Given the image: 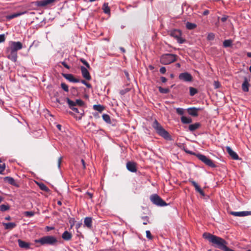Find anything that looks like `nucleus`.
Segmentation results:
<instances>
[{"label": "nucleus", "instance_id": "1", "mask_svg": "<svg viewBox=\"0 0 251 251\" xmlns=\"http://www.w3.org/2000/svg\"><path fill=\"white\" fill-rule=\"evenodd\" d=\"M203 237L208 240L212 245L224 251H234L226 247L227 243L223 238L209 233H204Z\"/></svg>", "mask_w": 251, "mask_h": 251}, {"label": "nucleus", "instance_id": "2", "mask_svg": "<svg viewBox=\"0 0 251 251\" xmlns=\"http://www.w3.org/2000/svg\"><path fill=\"white\" fill-rule=\"evenodd\" d=\"M152 127L156 130V132L160 136H162L165 139H170L169 133L165 130L161 125L156 121L155 120L152 124Z\"/></svg>", "mask_w": 251, "mask_h": 251}, {"label": "nucleus", "instance_id": "3", "mask_svg": "<svg viewBox=\"0 0 251 251\" xmlns=\"http://www.w3.org/2000/svg\"><path fill=\"white\" fill-rule=\"evenodd\" d=\"M176 60V55L173 54H166L163 55L160 58V62L162 64L168 65Z\"/></svg>", "mask_w": 251, "mask_h": 251}, {"label": "nucleus", "instance_id": "4", "mask_svg": "<svg viewBox=\"0 0 251 251\" xmlns=\"http://www.w3.org/2000/svg\"><path fill=\"white\" fill-rule=\"evenodd\" d=\"M37 242L42 245H54L57 242V239L52 236H46L39 239Z\"/></svg>", "mask_w": 251, "mask_h": 251}, {"label": "nucleus", "instance_id": "5", "mask_svg": "<svg viewBox=\"0 0 251 251\" xmlns=\"http://www.w3.org/2000/svg\"><path fill=\"white\" fill-rule=\"evenodd\" d=\"M151 201L154 204L160 206H166L167 204L159 196H158L157 194H153L151 196L150 198Z\"/></svg>", "mask_w": 251, "mask_h": 251}, {"label": "nucleus", "instance_id": "6", "mask_svg": "<svg viewBox=\"0 0 251 251\" xmlns=\"http://www.w3.org/2000/svg\"><path fill=\"white\" fill-rule=\"evenodd\" d=\"M197 156L199 160L205 163L206 165L211 168L216 167V165L213 163V162L206 156L201 154H198Z\"/></svg>", "mask_w": 251, "mask_h": 251}, {"label": "nucleus", "instance_id": "7", "mask_svg": "<svg viewBox=\"0 0 251 251\" xmlns=\"http://www.w3.org/2000/svg\"><path fill=\"white\" fill-rule=\"evenodd\" d=\"M67 102L69 105V107L70 109H71L73 111L75 112V113H78L80 115V117L79 118V119H81L82 116L84 114V111L82 109H80V110H79V109L76 107L75 106V103H74V101L71 100L69 98L66 99Z\"/></svg>", "mask_w": 251, "mask_h": 251}, {"label": "nucleus", "instance_id": "8", "mask_svg": "<svg viewBox=\"0 0 251 251\" xmlns=\"http://www.w3.org/2000/svg\"><path fill=\"white\" fill-rule=\"evenodd\" d=\"M170 35L176 38L178 43L182 44L185 42V40L180 37L181 32L179 30L174 29L170 31Z\"/></svg>", "mask_w": 251, "mask_h": 251}, {"label": "nucleus", "instance_id": "9", "mask_svg": "<svg viewBox=\"0 0 251 251\" xmlns=\"http://www.w3.org/2000/svg\"><path fill=\"white\" fill-rule=\"evenodd\" d=\"M6 53L7 54V57L12 61L14 62H15L17 61V52L11 49L9 47H7L6 50Z\"/></svg>", "mask_w": 251, "mask_h": 251}, {"label": "nucleus", "instance_id": "10", "mask_svg": "<svg viewBox=\"0 0 251 251\" xmlns=\"http://www.w3.org/2000/svg\"><path fill=\"white\" fill-rule=\"evenodd\" d=\"M8 47L17 52L18 50L22 49L23 45L20 42L11 41Z\"/></svg>", "mask_w": 251, "mask_h": 251}, {"label": "nucleus", "instance_id": "11", "mask_svg": "<svg viewBox=\"0 0 251 251\" xmlns=\"http://www.w3.org/2000/svg\"><path fill=\"white\" fill-rule=\"evenodd\" d=\"M178 78L180 80L186 82H191L193 79L192 75L187 72L180 74L178 76Z\"/></svg>", "mask_w": 251, "mask_h": 251}, {"label": "nucleus", "instance_id": "12", "mask_svg": "<svg viewBox=\"0 0 251 251\" xmlns=\"http://www.w3.org/2000/svg\"><path fill=\"white\" fill-rule=\"evenodd\" d=\"M55 0H41L35 1V5L39 7H44L53 3Z\"/></svg>", "mask_w": 251, "mask_h": 251}, {"label": "nucleus", "instance_id": "13", "mask_svg": "<svg viewBox=\"0 0 251 251\" xmlns=\"http://www.w3.org/2000/svg\"><path fill=\"white\" fill-rule=\"evenodd\" d=\"M201 108L193 107L188 108L187 110L189 115L194 117H197L198 115V112L201 110Z\"/></svg>", "mask_w": 251, "mask_h": 251}, {"label": "nucleus", "instance_id": "14", "mask_svg": "<svg viewBox=\"0 0 251 251\" xmlns=\"http://www.w3.org/2000/svg\"><path fill=\"white\" fill-rule=\"evenodd\" d=\"M230 214L232 215L238 217H245L248 215H251V211H240V212H234L231 211Z\"/></svg>", "mask_w": 251, "mask_h": 251}, {"label": "nucleus", "instance_id": "15", "mask_svg": "<svg viewBox=\"0 0 251 251\" xmlns=\"http://www.w3.org/2000/svg\"><path fill=\"white\" fill-rule=\"evenodd\" d=\"M226 151L228 152V153L230 155V156L234 160H238L239 159L238 155L237 153L234 152L230 147H226Z\"/></svg>", "mask_w": 251, "mask_h": 251}, {"label": "nucleus", "instance_id": "16", "mask_svg": "<svg viewBox=\"0 0 251 251\" xmlns=\"http://www.w3.org/2000/svg\"><path fill=\"white\" fill-rule=\"evenodd\" d=\"M80 69L83 77L87 80H90L91 79V76L87 68L83 66H81Z\"/></svg>", "mask_w": 251, "mask_h": 251}, {"label": "nucleus", "instance_id": "17", "mask_svg": "<svg viewBox=\"0 0 251 251\" xmlns=\"http://www.w3.org/2000/svg\"><path fill=\"white\" fill-rule=\"evenodd\" d=\"M64 77L69 80L70 82H75L77 83L79 82V80L78 79H76L74 77V75L72 74H65L63 75Z\"/></svg>", "mask_w": 251, "mask_h": 251}, {"label": "nucleus", "instance_id": "18", "mask_svg": "<svg viewBox=\"0 0 251 251\" xmlns=\"http://www.w3.org/2000/svg\"><path fill=\"white\" fill-rule=\"evenodd\" d=\"M126 168L128 171L131 172H135L136 171V165L134 162H127L126 163Z\"/></svg>", "mask_w": 251, "mask_h": 251}, {"label": "nucleus", "instance_id": "19", "mask_svg": "<svg viewBox=\"0 0 251 251\" xmlns=\"http://www.w3.org/2000/svg\"><path fill=\"white\" fill-rule=\"evenodd\" d=\"M249 83L247 77L244 78V81L242 85V88L243 91L247 92L249 91Z\"/></svg>", "mask_w": 251, "mask_h": 251}, {"label": "nucleus", "instance_id": "20", "mask_svg": "<svg viewBox=\"0 0 251 251\" xmlns=\"http://www.w3.org/2000/svg\"><path fill=\"white\" fill-rule=\"evenodd\" d=\"M190 182L195 187L196 190L198 192H199L202 196H204V193L203 191L201 189L199 185L195 181L193 180H190Z\"/></svg>", "mask_w": 251, "mask_h": 251}, {"label": "nucleus", "instance_id": "21", "mask_svg": "<svg viewBox=\"0 0 251 251\" xmlns=\"http://www.w3.org/2000/svg\"><path fill=\"white\" fill-rule=\"evenodd\" d=\"M92 219L90 217H86L84 219V226L88 228H90L92 227Z\"/></svg>", "mask_w": 251, "mask_h": 251}, {"label": "nucleus", "instance_id": "22", "mask_svg": "<svg viewBox=\"0 0 251 251\" xmlns=\"http://www.w3.org/2000/svg\"><path fill=\"white\" fill-rule=\"evenodd\" d=\"M18 242L19 244V246L20 248L26 249H28L29 248V244H28V243H26L20 239L18 240Z\"/></svg>", "mask_w": 251, "mask_h": 251}, {"label": "nucleus", "instance_id": "23", "mask_svg": "<svg viewBox=\"0 0 251 251\" xmlns=\"http://www.w3.org/2000/svg\"><path fill=\"white\" fill-rule=\"evenodd\" d=\"M26 12H27L26 11H23V12H17V13H16L12 14H10V15H8L7 16V18L9 19H13V18H16L17 17H18L19 16L24 15V14L26 13Z\"/></svg>", "mask_w": 251, "mask_h": 251}, {"label": "nucleus", "instance_id": "24", "mask_svg": "<svg viewBox=\"0 0 251 251\" xmlns=\"http://www.w3.org/2000/svg\"><path fill=\"white\" fill-rule=\"evenodd\" d=\"M72 235L71 233L65 231L62 235V238L66 241L70 240L72 238Z\"/></svg>", "mask_w": 251, "mask_h": 251}, {"label": "nucleus", "instance_id": "25", "mask_svg": "<svg viewBox=\"0 0 251 251\" xmlns=\"http://www.w3.org/2000/svg\"><path fill=\"white\" fill-rule=\"evenodd\" d=\"M3 180L4 181L8 182V183L15 186L16 183L13 178L10 176H6L4 177Z\"/></svg>", "mask_w": 251, "mask_h": 251}, {"label": "nucleus", "instance_id": "26", "mask_svg": "<svg viewBox=\"0 0 251 251\" xmlns=\"http://www.w3.org/2000/svg\"><path fill=\"white\" fill-rule=\"evenodd\" d=\"M3 225L6 229H12L16 226V224L15 223H3Z\"/></svg>", "mask_w": 251, "mask_h": 251}, {"label": "nucleus", "instance_id": "27", "mask_svg": "<svg viewBox=\"0 0 251 251\" xmlns=\"http://www.w3.org/2000/svg\"><path fill=\"white\" fill-rule=\"evenodd\" d=\"M200 126V124L198 123H196L194 124L189 125V129L191 131H195V130L197 129L198 128H199Z\"/></svg>", "mask_w": 251, "mask_h": 251}, {"label": "nucleus", "instance_id": "28", "mask_svg": "<svg viewBox=\"0 0 251 251\" xmlns=\"http://www.w3.org/2000/svg\"><path fill=\"white\" fill-rule=\"evenodd\" d=\"M181 121L183 124H190L192 122V120L191 118L182 116L181 117Z\"/></svg>", "mask_w": 251, "mask_h": 251}, {"label": "nucleus", "instance_id": "29", "mask_svg": "<svg viewBox=\"0 0 251 251\" xmlns=\"http://www.w3.org/2000/svg\"><path fill=\"white\" fill-rule=\"evenodd\" d=\"M74 103H75V106L82 107L84 105V102L83 100L80 99H77L75 101H74Z\"/></svg>", "mask_w": 251, "mask_h": 251}, {"label": "nucleus", "instance_id": "30", "mask_svg": "<svg viewBox=\"0 0 251 251\" xmlns=\"http://www.w3.org/2000/svg\"><path fill=\"white\" fill-rule=\"evenodd\" d=\"M38 185L39 186V188L41 190L44 191L45 192H49V189L48 188V187L44 184L43 183H38Z\"/></svg>", "mask_w": 251, "mask_h": 251}, {"label": "nucleus", "instance_id": "31", "mask_svg": "<svg viewBox=\"0 0 251 251\" xmlns=\"http://www.w3.org/2000/svg\"><path fill=\"white\" fill-rule=\"evenodd\" d=\"M232 41L231 40H226L223 42V46L225 48H227L231 46Z\"/></svg>", "mask_w": 251, "mask_h": 251}, {"label": "nucleus", "instance_id": "32", "mask_svg": "<svg viewBox=\"0 0 251 251\" xmlns=\"http://www.w3.org/2000/svg\"><path fill=\"white\" fill-rule=\"evenodd\" d=\"M93 109L95 110H97L100 112H101L104 110V107L103 106L101 105H94Z\"/></svg>", "mask_w": 251, "mask_h": 251}, {"label": "nucleus", "instance_id": "33", "mask_svg": "<svg viewBox=\"0 0 251 251\" xmlns=\"http://www.w3.org/2000/svg\"><path fill=\"white\" fill-rule=\"evenodd\" d=\"M186 26L188 29H193L196 27V25L195 24L187 22Z\"/></svg>", "mask_w": 251, "mask_h": 251}, {"label": "nucleus", "instance_id": "34", "mask_svg": "<svg viewBox=\"0 0 251 251\" xmlns=\"http://www.w3.org/2000/svg\"><path fill=\"white\" fill-rule=\"evenodd\" d=\"M102 118H103V120L105 122H106V123H110L111 120H110V116L106 114H103L102 115Z\"/></svg>", "mask_w": 251, "mask_h": 251}, {"label": "nucleus", "instance_id": "35", "mask_svg": "<svg viewBox=\"0 0 251 251\" xmlns=\"http://www.w3.org/2000/svg\"><path fill=\"white\" fill-rule=\"evenodd\" d=\"M190 90V95L191 96H194L195 94H196L198 93V90L193 87H190L189 88Z\"/></svg>", "mask_w": 251, "mask_h": 251}, {"label": "nucleus", "instance_id": "36", "mask_svg": "<svg viewBox=\"0 0 251 251\" xmlns=\"http://www.w3.org/2000/svg\"><path fill=\"white\" fill-rule=\"evenodd\" d=\"M103 11L106 14H108L110 13V8L108 6L107 3H104L103 5Z\"/></svg>", "mask_w": 251, "mask_h": 251}, {"label": "nucleus", "instance_id": "37", "mask_svg": "<svg viewBox=\"0 0 251 251\" xmlns=\"http://www.w3.org/2000/svg\"><path fill=\"white\" fill-rule=\"evenodd\" d=\"M159 91L162 94H167L169 92L170 90L168 88H164L160 87L159 88Z\"/></svg>", "mask_w": 251, "mask_h": 251}, {"label": "nucleus", "instance_id": "38", "mask_svg": "<svg viewBox=\"0 0 251 251\" xmlns=\"http://www.w3.org/2000/svg\"><path fill=\"white\" fill-rule=\"evenodd\" d=\"M9 207L8 205L2 204L0 205V210L1 211H5L9 209Z\"/></svg>", "mask_w": 251, "mask_h": 251}, {"label": "nucleus", "instance_id": "39", "mask_svg": "<svg viewBox=\"0 0 251 251\" xmlns=\"http://www.w3.org/2000/svg\"><path fill=\"white\" fill-rule=\"evenodd\" d=\"M34 212L33 211H25L24 214L25 216L28 217H31L34 215Z\"/></svg>", "mask_w": 251, "mask_h": 251}, {"label": "nucleus", "instance_id": "40", "mask_svg": "<svg viewBox=\"0 0 251 251\" xmlns=\"http://www.w3.org/2000/svg\"><path fill=\"white\" fill-rule=\"evenodd\" d=\"M61 88L65 91V92H68L69 91V88L67 84H66L64 83H62L61 84Z\"/></svg>", "mask_w": 251, "mask_h": 251}, {"label": "nucleus", "instance_id": "41", "mask_svg": "<svg viewBox=\"0 0 251 251\" xmlns=\"http://www.w3.org/2000/svg\"><path fill=\"white\" fill-rule=\"evenodd\" d=\"M176 112L179 115H183L184 112V110L183 108H177L176 109Z\"/></svg>", "mask_w": 251, "mask_h": 251}, {"label": "nucleus", "instance_id": "42", "mask_svg": "<svg viewBox=\"0 0 251 251\" xmlns=\"http://www.w3.org/2000/svg\"><path fill=\"white\" fill-rule=\"evenodd\" d=\"M215 35L213 33H209L207 36V40H213L214 39Z\"/></svg>", "mask_w": 251, "mask_h": 251}, {"label": "nucleus", "instance_id": "43", "mask_svg": "<svg viewBox=\"0 0 251 251\" xmlns=\"http://www.w3.org/2000/svg\"><path fill=\"white\" fill-rule=\"evenodd\" d=\"M146 233L147 237L149 239L151 240L152 239V237L151 232L149 230H147Z\"/></svg>", "mask_w": 251, "mask_h": 251}, {"label": "nucleus", "instance_id": "44", "mask_svg": "<svg viewBox=\"0 0 251 251\" xmlns=\"http://www.w3.org/2000/svg\"><path fill=\"white\" fill-rule=\"evenodd\" d=\"M5 164H0V174H2V172L5 170Z\"/></svg>", "mask_w": 251, "mask_h": 251}, {"label": "nucleus", "instance_id": "45", "mask_svg": "<svg viewBox=\"0 0 251 251\" xmlns=\"http://www.w3.org/2000/svg\"><path fill=\"white\" fill-rule=\"evenodd\" d=\"M81 82L84 84L85 85H86L87 86V87L88 88H91V85L90 84V83H87L85 80H81Z\"/></svg>", "mask_w": 251, "mask_h": 251}, {"label": "nucleus", "instance_id": "46", "mask_svg": "<svg viewBox=\"0 0 251 251\" xmlns=\"http://www.w3.org/2000/svg\"><path fill=\"white\" fill-rule=\"evenodd\" d=\"M5 40V35L4 34H0V43L3 42Z\"/></svg>", "mask_w": 251, "mask_h": 251}, {"label": "nucleus", "instance_id": "47", "mask_svg": "<svg viewBox=\"0 0 251 251\" xmlns=\"http://www.w3.org/2000/svg\"><path fill=\"white\" fill-rule=\"evenodd\" d=\"M214 86L215 88L217 89L220 87V84L218 81H214Z\"/></svg>", "mask_w": 251, "mask_h": 251}, {"label": "nucleus", "instance_id": "48", "mask_svg": "<svg viewBox=\"0 0 251 251\" xmlns=\"http://www.w3.org/2000/svg\"><path fill=\"white\" fill-rule=\"evenodd\" d=\"M166 71V69L165 67H162L160 68V72L161 74H165Z\"/></svg>", "mask_w": 251, "mask_h": 251}, {"label": "nucleus", "instance_id": "49", "mask_svg": "<svg viewBox=\"0 0 251 251\" xmlns=\"http://www.w3.org/2000/svg\"><path fill=\"white\" fill-rule=\"evenodd\" d=\"M143 219L144 220V222H143L144 225H147L148 223L149 222L148 221V217L147 216H145L143 217Z\"/></svg>", "mask_w": 251, "mask_h": 251}, {"label": "nucleus", "instance_id": "50", "mask_svg": "<svg viewBox=\"0 0 251 251\" xmlns=\"http://www.w3.org/2000/svg\"><path fill=\"white\" fill-rule=\"evenodd\" d=\"M228 18V16H223L221 19V20L222 22H225L226 21V20Z\"/></svg>", "mask_w": 251, "mask_h": 251}, {"label": "nucleus", "instance_id": "51", "mask_svg": "<svg viewBox=\"0 0 251 251\" xmlns=\"http://www.w3.org/2000/svg\"><path fill=\"white\" fill-rule=\"evenodd\" d=\"M62 65L65 67L66 69H69L70 67L66 64V63L64 61L61 62Z\"/></svg>", "mask_w": 251, "mask_h": 251}, {"label": "nucleus", "instance_id": "52", "mask_svg": "<svg viewBox=\"0 0 251 251\" xmlns=\"http://www.w3.org/2000/svg\"><path fill=\"white\" fill-rule=\"evenodd\" d=\"M81 163H82V166H83V168L84 169H85L86 168V164H85L84 160L83 159H82L81 160Z\"/></svg>", "mask_w": 251, "mask_h": 251}, {"label": "nucleus", "instance_id": "53", "mask_svg": "<svg viewBox=\"0 0 251 251\" xmlns=\"http://www.w3.org/2000/svg\"><path fill=\"white\" fill-rule=\"evenodd\" d=\"M61 161H62V157H60L58 159V168L60 167V165H61Z\"/></svg>", "mask_w": 251, "mask_h": 251}, {"label": "nucleus", "instance_id": "54", "mask_svg": "<svg viewBox=\"0 0 251 251\" xmlns=\"http://www.w3.org/2000/svg\"><path fill=\"white\" fill-rule=\"evenodd\" d=\"M160 79L163 83H165L167 80V79L164 76H161Z\"/></svg>", "mask_w": 251, "mask_h": 251}, {"label": "nucleus", "instance_id": "55", "mask_svg": "<svg viewBox=\"0 0 251 251\" xmlns=\"http://www.w3.org/2000/svg\"><path fill=\"white\" fill-rule=\"evenodd\" d=\"M80 61L81 62L84 64V65H86L88 62L85 60H84V59H80Z\"/></svg>", "mask_w": 251, "mask_h": 251}, {"label": "nucleus", "instance_id": "56", "mask_svg": "<svg viewBox=\"0 0 251 251\" xmlns=\"http://www.w3.org/2000/svg\"><path fill=\"white\" fill-rule=\"evenodd\" d=\"M124 72H125V74L127 79H129V74L126 71H125Z\"/></svg>", "mask_w": 251, "mask_h": 251}, {"label": "nucleus", "instance_id": "57", "mask_svg": "<svg viewBox=\"0 0 251 251\" xmlns=\"http://www.w3.org/2000/svg\"><path fill=\"white\" fill-rule=\"evenodd\" d=\"M86 194L88 195L89 196V197H90V198H92L93 197V195L92 193H90V192H87L86 193Z\"/></svg>", "mask_w": 251, "mask_h": 251}, {"label": "nucleus", "instance_id": "58", "mask_svg": "<svg viewBox=\"0 0 251 251\" xmlns=\"http://www.w3.org/2000/svg\"><path fill=\"white\" fill-rule=\"evenodd\" d=\"M209 13V11L206 10H205L203 12V15H206L207 14H208Z\"/></svg>", "mask_w": 251, "mask_h": 251}, {"label": "nucleus", "instance_id": "59", "mask_svg": "<svg viewBox=\"0 0 251 251\" xmlns=\"http://www.w3.org/2000/svg\"><path fill=\"white\" fill-rule=\"evenodd\" d=\"M57 127L59 130H61V125H57Z\"/></svg>", "mask_w": 251, "mask_h": 251}, {"label": "nucleus", "instance_id": "60", "mask_svg": "<svg viewBox=\"0 0 251 251\" xmlns=\"http://www.w3.org/2000/svg\"><path fill=\"white\" fill-rule=\"evenodd\" d=\"M247 56H248L249 57H251V52H248V53H247Z\"/></svg>", "mask_w": 251, "mask_h": 251}, {"label": "nucleus", "instance_id": "61", "mask_svg": "<svg viewBox=\"0 0 251 251\" xmlns=\"http://www.w3.org/2000/svg\"><path fill=\"white\" fill-rule=\"evenodd\" d=\"M85 66H86V67H87V68H90V67L89 64H88V63H87L85 65Z\"/></svg>", "mask_w": 251, "mask_h": 251}, {"label": "nucleus", "instance_id": "62", "mask_svg": "<svg viewBox=\"0 0 251 251\" xmlns=\"http://www.w3.org/2000/svg\"><path fill=\"white\" fill-rule=\"evenodd\" d=\"M57 204L59 205H61L62 204V202H61V201H57Z\"/></svg>", "mask_w": 251, "mask_h": 251}, {"label": "nucleus", "instance_id": "63", "mask_svg": "<svg viewBox=\"0 0 251 251\" xmlns=\"http://www.w3.org/2000/svg\"><path fill=\"white\" fill-rule=\"evenodd\" d=\"M5 219L7 220H9L10 219V217L8 216L5 218Z\"/></svg>", "mask_w": 251, "mask_h": 251}, {"label": "nucleus", "instance_id": "64", "mask_svg": "<svg viewBox=\"0 0 251 251\" xmlns=\"http://www.w3.org/2000/svg\"><path fill=\"white\" fill-rule=\"evenodd\" d=\"M121 50L123 52H125V50L123 48H121Z\"/></svg>", "mask_w": 251, "mask_h": 251}]
</instances>
